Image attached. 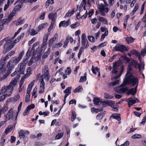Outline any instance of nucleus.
<instances>
[{"label": "nucleus", "mask_w": 146, "mask_h": 146, "mask_svg": "<svg viewBox=\"0 0 146 146\" xmlns=\"http://www.w3.org/2000/svg\"><path fill=\"white\" fill-rule=\"evenodd\" d=\"M19 78L18 76L13 78L9 85L5 86L2 87L1 91L3 92H8L10 94H11L12 92L17 86V82Z\"/></svg>", "instance_id": "f257e3e1"}, {"label": "nucleus", "mask_w": 146, "mask_h": 146, "mask_svg": "<svg viewBox=\"0 0 146 146\" xmlns=\"http://www.w3.org/2000/svg\"><path fill=\"white\" fill-rule=\"evenodd\" d=\"M123 81L125 84L130 85L131 86L133 87L136 84H138L139 80L138 78L131 74L125 76Z\"/></svg>", "instance_id": "f03ea898"}, {"label": "nucleus", "mask_w": 146, "mask_h": 146, "mask_svg": "<svg viewBox=\"0 0 146 146\" xmlns=\"http://www.w3.org/2000/svg\"><path fill=\"white\" fill-rule=\"evenodd\" d=\"M108 4L106 3L104 5L102 3L100 4L99 5V13L103 16L106 15L105 13H107L109 11V9L108 7L105 8V6H108Z\"/></svg>", "instance_id": "7ed1b4c3"}, {"label": "nucleus", "mask_w": 146, "mask_h": 146, "mask_svg": "<svg viewBox=\"0 0 146 146\" xmlns=\"http://www.w3.org/2000/svg\"><path fill=\"white\" fill-rule=\"evenodd\" d=\"M49 68L47 65L45 66L42 70V74L41 76L40 80H43L44 79L48 81L50 78V74L49 72Z\"/></svg>", "instance_id": "20e7f679"}, {"label": "nucleus", "mask_w": 146, "mask_h": 146, "mask_svg": "<svg viewBox=\"0 0 146 146\" xmlns=\"http://www.w3.org/2000/svg\"><path fill=\"white\" fill-rule=\"evenodd\" d=\"M15 114L13 109L12 108L9 110L5 115V120H6V121H9L11 119L13 120Z\"/></svg>", "instance_id": "39448f33"}, {"label": "nucleus", "mask_w": 146, "mask_h": 146, "mask_svg": "<svg viewBox=\"0 0 146 146\" xmlns=\"http://www.w3.org/2000/svg\"><path fill=\"white\" fill-rule=\"evenodd\" d=\"M114 48V50L119 51L122 52L127 51L129 49V48L125 46L119 44H117Z\"/></svg>", "instance_id": "423d86ee"}, {"label": "nucleus", "mask_w": 146, "mask_h": 146, "mask_svg": "<svg viewBox=\"0 0 146 146\" xmlns=\"http://www.w3.org/2000/svg\"><path fill=\"white\" fill-rule=\"evenodd\" d=\"M27 62V58L24 59L23 62L18 65V67L19 68L18 72H20L21 74H24L25 69V67Z\"/></svg>", "instance_id": "0eeeda50"}, {"label": "nucleus", "mask_w": 146, "mask_h": 146, "mask_svg": "<svg viewBox=\"0 0 146 146\" xmlns=\"http://www.w3.org/2000/svg\"><path fill=\"white\" fill-rule=\"evenodd\" d=\"M15 45L14 43H12L10 42H7L4 46L3 53H6L9 51Z\"/></svg>", "instance_id": "6e6552de"}, {"label": "nucleus", "mask_w": 146, "mask_h": 146, "mask_svg": "<svg viewBox=\"0 0 146 146\" xmlns=\"http://www.w3.org/2000/svg\"><path fill=\"white\" fill-rule=\"evenodd\" d=\"M125 84L123 82V83L120 86L114 88V90L118 93H121L122 92L125 93L128 90V88L127 87H123Z\"/></svg>", "instance_id": "1a4fd4ad"}, {"label": "nucleus", "mask_w": 146, "mask_h": 146, "mask_svg": "<svg viewBox=\"0 0 146 146\" xmlns=\"http://www.w3.org/2000/svg\"><path fill=\"white\" fill-rule=\"evenodd\" d=\"M17 116L15 119L13 120V125L8 126L6 129L5 131L3 133L4 134L5 133L6 135L8 133L10 132L13 129L15 128V126L17 123Z\"/></svg>", "instance_id": "9d476101"}, {"label": "nucleus", "mask_w": 146, "mask_h": 146, "mask_svg": "<svg viewBox=\"0 0 146 146\" xmlns=\"http://www.w3.org/2000/svg\"><path fill=\"white\" fill-rule=\"evenodd\" d=\"M127 102H128V105L129 107H130L131 106L135 104L136 102H139V100L137 98L133 99L132 98H129L127 99Z\"/></svg>", "instance_id": "9b49d317"}, {"label": "nucleus", "mask_w": 146, "mask_h": 146, "mask_svg": "<svg viewBox=\"0 0 146 146\" xmlns=\"http://www.w3.org/2000/svg\"><path fill=\"white\" fill-rule=\"evenodd\" d=\"M24 54V51H22L19 54L18 57H16L13 61V63L15 64H18L21 60Z\"/></svg>", "instance_id": "f8f14e48"}, {"label": "nucleus", "mask_w": 146, "mask_h": 146, "mask_svg": "<svg viewBox=\"0 0 146 146\" xmlns=\"http://www.w3.org/2000/svg\"><path fill=\"white\" fill-rule=\"evenodd\" d=\"M8 109V105L5 104L1 108H0V118L1 117V115L4 114Z\"/></svg>", "instance_id": "ddd939ff"}, {"label": "nucleus", "mask_w": 146, "mask_h": 146, "mask_svg": "<svg viewBox=\"0 0 146 146\" xmlns=\"http://www.w3.org/2000/svg\"><path fill=\"white\" fill-rule=\"evenodd\" d=\"M70 23V19H68L67 21H61L59 23V27H66L69 25Z\"/></svg>", "instance_id": "4468645a"}, {"label": "nucleus", "mask_w": 146, "mask_h": 146, "mask_svg": "<svg viewBox=\"0 0 146 146\" xmlns=\"http://www.w3.org/2000/svg\"><path fill=\"white\" fill-rule=\"evenodd\" d=\"M40 91L39 93L40 94L43 93L44 92L45 87V83L44 80H41L40 81Z\"/></svg>", "instance_id": "2eb2a0df"}, {"label": "nucleus", "mask_w": 146, "mask_h": 146, "mask_svg": "<svg viewBox=\"0 0 146 146\" xmlns=\"http://www.w3.org/2000/svg\"><path fill=\"white\" fill-rule=\"evenodd\" d=\"M25 21V18H23L22 17H20L15 23V25L16 26L22 24L24 23Z\"/></svg>", "instance_id": "dca6fc26"}, {"label": "nucleus", "mask_w": 146, "mask_h": 146, "mask_svg": "<svg viewBox=\"0 0 146 146\" xmlns=\"http://www.w3.org/2000/svg\"><path fill=\"white\" fill-rule=\"evenodd\" d=\"M88 41L86 39V36L85 34H82L81 36V44L82 46H84L86 43V41Z\"/></svg>", "instance_id": "f3484780"}, {"label": "nucleus", "mask_w": 146, "mask_h": 146, "mask_svg": "<svg viewBox=\"0 0 146 146\" xmlns=\"http://www.w3.org/2000/svg\"><path fill=\"white\" fill-rule=\"evenodd\" d=\"M3 93H5L4 94L1 95L0 97V102L3 101L7 96H10L11 94H10L9 93L7 92H3L1 91Z\"/></svg>", "instance_id": "a211bd4d"}, {"label": "nucleus", "mask_w": 146, "mask_h": 146, "mask_svg": "<svg viewBox=\"0 0 146 146\" xmlns=\"http://www.w3.org/2000/svg\"><path fill=\"white\" fill-rule=\"evenodd\" d=\"M138 64L137 63V61L134 60H132L129 62V65L130 66H132L134 67L135 68H137V66H138Z\"/></svg>", "instance_id": "6ab92c4d"}, {"label": "nucleus", "mask_w": 146, "mask_h": 146, "mask_svg": "<svg viewBox=\"0 0 146 146\" xmlns=\"http://www.w3.org/2000/svg\"><path fill=\"white\" fill-rule=\"evenodd\" d=\"M27 133L29 134V132L28 131H26L25 132L23 130H21L19 132V137L20 138H24L25 137V134Z\"/></svg>", "instance_id": "aec40b11"}, {"label": "nucleus", "mask_w": 146, "mask_h": 146, "mask_svg": "<svg viewBox=\"0 0 146 146\" xmlns=\"http://www.w3.org/2000/svg\"><path fill=\"white\" fill-rule=\"evenodd\" d=\"M56 15L57 13H51L49 14L48 17L49 19L51 20L55 19L56 17Z\"/></svg>", "instance_id": "412c9836"}, {"label": "nucleus", "mask_w": 146, "mask_h": 146, "mask_svg": "<svg viewBox=\"0 0 146 146\" xmlns=\"http://www.w3.org/2000/svg\"><path fill=\"white\" fill-rule=\"evenodd\" d=\"M113 117L114 119H115L119 121H120L121 119L119 114L117 113H114L110 117Z\"/></svg>", "instance_id": "4be33fe9"}, {"label": "nucleus", "mask_w": 146, "mask_h": 146, "mask_svg": "<svg viewBox=\"0 0 146 146\" xmlns=\"http://www.w3.org/2000/svg\"><path fill=\"white\" fill-rule=\"evenodd\" d=\"M72 87H67L64 91V93L65 94V96H68L71 93Z\"/></svg>", "instance_id": "5701e85b"}, {"label": "nucleus", "mask_w": 146, "mask_h": 146, "mask_svg": "<svg viewBox=\"0 0 146 146\" xmlns=\"http://www.w3.org/2000/svg\"><path fill=\"white\" fill-rule=\"evenodd\" d=\"M48 25L47 23H44L42 24L39 25L38 27V32L40 31L41 29H44L47 27Z\"/></svg>", "instance_id": "b1692460"}, {"label": "nucleus", "mask_w": 146, "mask_h": 146, "mask_svg": "<svg viewBox=\"0 0 146 146\" xmlns=\"http://www.w3.org/2000/svg\"><path fill=\"white\" fill-rule=\"evenodd\" d=\"M98 20L103 22L104 24L106 25H108V22L107 20L106 19L103 17H101L100 16H98L97 17Z\"/></svg>", "instance_id": "393cba45"}, {"label": "nucleus", "mask_w": 146, "mask_h": 146, "mask_svg": "<svg viewBox=\"0 0 146 146\" xmlns=\"http://www.w3.org/2000/svg\"><path fill=\"white\" fill-rule=\"evenodd\" d=\"M135 40V39L133 38L132 37H127L125 39L126 41L128 44L133 42Z\"/></svg>", "instance_id": "a878e982"}, {"label": "nucleus", "mask_w": 146, "mask_h": 146, "mask_svg": "<svg viewBox=\"0 0 146 146\" xmlns=\"http://www.w3.org/2000/svg\"><path fill=\"white\" fill-rule=\"evenodd\" d=\"M139 4L138 3H137L136 4L133 11L131 13V15H133L135 13L136 11L139 8Z\"/></svg>", "instance_id": "bb28decb"}, {"label": "nucleus", "mask_w": 146, "mask_h": 146, "mask_svg": "<svg viewBox=\"0 0 146 146\" xmlns=\"http://www.w3.org/2000/svg\"><path fill=\"white\" fill-rule=\"evenodd\" d=\"M79 5H77L76 6L77 8L76 11H78L76 14V17L77 19H79L80 17H79L80 15V13L82 11V9H80V10L79 9Z\"/></svg>", "instance_id": "cd10ccee"}, {"label": "nucleus", "mask_w": 146, "mask_h": 146, "mask_svg": "<svg viewBox=\"0 0 146 146\" xmlns=\"http://www.w3.org/2000/svg\"><path fill=\"white\" fill-rule=\"evenodd\" d=\"M144 66L145 64L143 62H141L140 64H138L139 70L141 72L144 69Z\"/></svg>", "instance_id": "c85d7f7f"}, {"label": "nucleus", "mask_w": 146, "mask_h": 146, "mask_svg": "<svg viewBox=\"0 0 146 146\" xmlns=\"http://www.w3.org/2000/svg\"><path fill=\"white\" fill-rule=\"evenodd\" d=\"M11 19L8 17L7 19L5 18L2 20L0 22L1 23H2V24H7L10 22L11 21Z\"/></svg>", "instance_id": "c756f323"}, {"label": "nucleus", "mask_w": 146, "mask_h": 146, "mask_svg": "<svg viewBox=\"0 0 146 146\" xmlns=\"http://www.w3.org/2000/svg\"><path fill=\"white\" fill-rule=\"evenodd\" d=\"M4 62L0 61V73L3 72L4 70Z\"/></svg>", "instance_id": "7c9ffc66"}, {"label": "nucleus", "mask_w": 146, "mask_h": 146, "mask_svg": "<svg viewBox=\"0 0 146 146\" xmlns=\"http://www.w3.org/2000/svg\"><path fill=\"white\" fill-rule=\"evenodd\" d=\"M136 93V90H134V88H132L128 91L127 92V95L131 94L132 95H134Z\"/></svg>", "instance_id": "2f4dec72"}, {"label": "nucleus", "mask_w": 146, "mask_h": 146, "mask_svg": "<svg viewBox=\"0 0 146 146\" xmlns=\"http://www.w3.org/2000/svg\"><path fill=\"white\" fill-rule=\"evenodd\" d=\"M16 12L14 10H13L10 14L9 15L8 17L11 20L14 16L15 15Z\"/></svg>", "instance_id": "473e14b6"}, {"label": "nucleus", "mask_w": 146, "mask_h": 146, "mask_svg": "<svg viewBox=\"0 0 146 146\" xmlns=\"http://www.w3.org/2000/svg\"><path fill=\"white\" fill-rule=\"evenodd\" d=\"M37 87H35L34 89L32 94L33 96H34V98H35L37 97L36 92L37 91Z\"/></svg>", "instance_id": "72a5a7b5"}, {"label": "nucleus", "mask_w": 146, "mask_h": 146, "mask_svg": "<svg viewBox=\"0 0 146 146\" xmlns=\"http://www.w3.org/2000/svg\"><path fill=\"white\" fill-rule=\"evenodd\" d=\"M83 90L82 86H79L75 88L74 91V92L76 93L81 92Z\"/></svg>", "instance_id": "f704fd0d"}, {"label": "nucleus", "mask_w": 146, "mask_h": 146, "mask_svg": "<svg viewBox=\"0 0 146 146\" xmlns=\"http://www.w3.org/2000/svg\"><path fill=\"white\" fill-rule=\"evenodd\" d=\"M103 110V108H101L100 109H96L94 108H91V111L92 113H94L95 112L96 113H97L98 111H101Z\"/></svg>", "instance_id": "c9c22d12"}, {"label": "nucleus", "mask_w": 146, "mask_h": 146, "mask_svg": "<svg viewBox=\"0 0 146 146\" xmlns=\"http://www.w3.org/2000/svg\"><path fill=\"white\" fill-rule=\"evenodd\" d=\"M27 74L25 75V77H26V78H27L30 75V74H31V68L30 67L28 68L27 70Z\"/></svg>", "instance_id": "e433bc0d"}, {"label": "nucleus", "mask_w": 146, "mask_h": 146, "mask_svg": "<svg viewBox=\"0 0 146 146\" xmlns=\"http://www.w3.org/2000/svg\"><path fill=\"white\" fill-rule=\"evenodd\" d=\"M64 133L63 132L58 133L56 136L55 139H61Z\"/></svg>", "instance_id": "4c0bfd02"}, {"label": "nucleus", "mask_w": 146, "mask_h": 146, "mask_svg": "<svg viewBox=\"0 0 146 146\" xmlns=\"http://www.w3.org/2000/svg\"><path fill=\"white\" fill-rule=\"evenodd\" d=\"M21 4L22 3H21V4L17 5L13 9V10L15 11L16 12L17 11H18L22 7Z\"/></svg>", "instance_id": "58836bf2"}, {"label": "nucleus", "mask_w": 146, "mask_h": 146, "mask_svg": "<svg viewBox=\"0 0 146 146\" xmlns=\"http://www.w3.org/2000/svg\"><path fill=\"white\" fill-rule=\"evenodd\" d=\"M11 62H12V61L11 60H10L7 62V67L8 68V70H11L14 68L13 65H11Z\"/></svg>", "instance_id": "ea45409f"}, {"label": "nucleus", "mask_w": 146, "mask_h": 146, "mask_svg": "<svg viewBox=\"0 0 146 146\" xmlns=\"http://www.w3.org/2000/svg\"><path fill=\"white\" fill-rule=\"evenodd\" d=\"M86 0H82V1L80 5L79 6V9H80H80H82L83 7L86 6Z\"/></svg>", "instance_id": "a19ab883"}, {"label": "nucleus", "mask_w": 146, "mask_h": 146, "mask_svg": "<svg viewBox=\"0 0 146 146\" xmlns=\"http://www.w3.org/2000/svg\"><path fill=\"white\" fill-rule=\"evenodd\" d=\"M104 115V113H102V112H101L97 115L96 118L97 119L101 120L102 118Z\"/></svg>", "instance_id": "79ce46f5"}, {"label": "nucleus", "mask_w": 146, "mask_h": 146, "mask_svg": "<svg viewBox=\"0 0 146 146\" xmlns=\"http://www.w3.org/2000/svg\"><path fill=\"white\" fill-rule=\"evenodd\" d=\"M107 106H109L111 107L114 106V102H112L110 100L109 101H107Z\"/></svg>", "instance_id": "37998d69"}, {"label": "nucleus", "mask_w": 146, "mask_h": 146, "mask_svg": "<svg viewBox=\"0 0 146 146\" xmlns=\"http://www.w3.org/2000/svg\"><path fill=\"white\" fill-rule=\"evenodd\" d=\"M132 68L130 65H129L127 70V73L125 75V76L129 75V74H131L130 73V71L132 70Z\"/></svg>", "instance_id": "c03bdc74"}, {"label": "nucleus", "mask_w": 146, "mask_h": 146, "mask_svg": "<svg viewBox=\"0 0 146 146\" xmlns=\"http://www.w3.org/2000/svg\"><path fill=\"white\" fill-rule=\"evenodd\" d=\"M50 52V51L49 49L47 51L45 52L44 54L42 56V58L43 59H45L48 56V55L49 54Z\"/></svg>", "instance_id": "a18cd8bd"}, {"label": "nucleus", "mask_w": 146, "mask_h": 146, "mask_svg": "<svg viewBox=\"0 0 146 146\" xmlns=\"http://www.w3.org/2000/svg\"><path fill=\"white\" fill-rule=\"evenodd\" d=\"M50 32H48L46 33L44 36L43 40H45L47 41L48 39V37L50 35Z\"/></svg>", "instance_id": "49530a36"}, {"label": "nucleus", "mask_w": 146, "mask_h": 146, "mask_svg": "<svg viewBox=\"0 0 146 146\" xmlns=\"http://www.w3.org/2000/svg\"><path fill=\"white\" fill-rule=\"evenodd\" d=\"M88 38L89 40L92 42H93L95 41V38L94 37L92 36H88Z\"/></svg>", "instance_id": "de8ad7c7"}, {"label": "nucleus", "mask_w": 146, "mask_h": 146, "mask_svg": "<svg viewBox=\"0 0 146 146\" xmlns=\"http://www.w3.org/2000/svg\"><path fill=\"white\" fill-rule=\"evenodd\" d=\"M38 33V32L37 31L34 29H32L31 30V35L32 36H34L36 35Z\"/></svg>", "instance_id": "09e8293b"}, {"label": "nucleus", "mask_w": 146, "mask_h": 146, "mask_svg": "<svg viewBox=\"0 0 146 146\" xmlns=\"http://www.w3.org/2000/svg\"><path fill=\"white\" fill-rule=\"evenodd\" d=\"M100 101L98 98H95L94 100V104L96 105H98Z\"/></svg>", "instance_id": "8fccbe9b"}, {"label": "nucleus", "mask_w": 146, "mask_h": 146, "mask_svg": "<svg viewBox=\"0 0 146 146\" xmlns=\"http://www.w3.org/2000/svg\"><path fill=\"white\" fill-rule=\"evenodd\" d=\"M104 96L105 98L106 99H111L112 96L106 93L104 95Z\"/></svg>", "instance_id": "3c124183"}, {"label": "nucleus", "mask_w": 146, "mask_h": 146, "mask_svg": "<svg viewBox=\"0 0 146 146\" xmlns=\"http://www.w3.org/2000/svg\"><path fill=\"white\" fill-rule=\"evenodd\" d=\"M86 80V76H82L81 77L79 82H82L85 81Z\"/></svg>", "instance_id": "603ef678"}, {"label": "nucleus", "mask_w": 146, "mask_h": 146, "mask_svg": "<svg viewBox=\"0 0 146 146\" xmlns=\"http://www.w3.org/2000/svg\"><path fill=\"white\" fill-rule=\"evenodd\" d=\"M119 82V80H115L114 82H111L110 83V85L112 86H114L118 84Z\"/></svg>", "instance_id": "864d4df0"}, {"label": "nucleus", "mask_w": 146, "mask_h": 146, "mask_svg": "<svg viewBox=\"0 0 146 146\" xmlns=\"http://www.w3.org/2000/svg\"><path fill=\"white\" fill-rule=\"evenodd\" d=\"M33 57L34 62H35L36 61H38L40 59L41 57V56L39 55L38 56H37L36 57Z\"/></svg>", "instance_id": "5fc2aeb1"}, {"label": "nucleus", "mask_w": 146, "mask_h": 146, "mask_svg": "<svg viewBox=\"0 0 146 146\" xmlns=\"http://www.w3.org/2000/svg\"><path fill=\"white\" fill-rule=\"evenodd\" d=\"M13 39V38H11L10 36H8L3 39V40L4 41H5L7 42H11V41Z\"/></svg>", "instance_id": "6e6d98bb"}, {"label": "nucleus", "mask_w": 146, "mask_h": 146, "mask_svg": "<svg viewBox=\"0 0 146 146\" xmlns=\"http://www.w3.org/2000/svg\"><path fill=\"white\" fill-rule=\"evenodd\" d=\"M71 72V70L70 69V67H68L66 69L65 71V72L66 74L67 75L70 74Z\"/></svg>", "instance_id": "4d7b16f0"}, {"label": "nucleus", "mask_w": 146, "mask_h": 146, "mask_svg": "<svg viewBox=\"0 0 146 146\" xmlns=\"http://www.w3.org/2000/svg\"><path fill=\"white\" fill-rule=\"evenodd\" d=\"M79 25V23L78 22H76L71 25V27L72 29H74L77 27Z\"/></svg>", "instance_id": "13d9d810"}, {"label": "nucleus", "mask_w": 146, "mask_h": 146, "mask_svg": "<svg viewBox=\"0 0 146 146\" xmlns=\"http://www.w3.org/2000/svg\"><path fill=\"white\" fill-rule=\"evenodd\" d=\"M107 42H104V43H101L98 46V48H100L101 47H104L107 45Z\"/></svg>", "instance_id": "bf43d9fd"}, {"label": "nucleus", "mask_w": 146, "mask_h": 146, "mask_svg": "<svg viewBox=\"0 0 146 146\" xmlns=\"http://www.w3.org/2000/svg\"><path fill=\"white\" fill-rule=\"evenodd\" d=\"M83 49V48L82 47H81L79 49V51L78 54V58L79 59L80 58V56L82 53Z\"/></svg>", "instance_id": "052dcab7"}, {"label": "nucleus", "mask_w": 146, "mask_h": 146, "mask_svg": "<svg viewBox=\"0 0 146 146\" xmlns=\"http://www.w3.org/2000/svg\"><path fill=\"white\" fill-rule=\"evenodd\" d=\"M141 135L139 134H134L132 136L131 138L133 139L140 138L141 137Z\"/></svg>", "instance_id": "680f3d73"}, {"label": "nucleus", "mask_w": 146, "mask_h": 146, "mask_svg": "<svg viewBox=\"0 0 146 146\" xmlns=\"http://www.w3.org/2000/svg\"><path fill=\"white\" fill-rule=\"evenodd\" d=\"M66 38L68 41L69 40H70L71 43H72L73 41V39L72 37L70 36V35H68L67 36Z\"/></svg>", "instance_id": "e2e57ef3"}, {"label": "nucleus", "mask_w": 146, "mask_h": 146, "mask_svg": "<svg viewBox=\"0 0 146 146\" xmlns=\"http://www.w3.org/2000/svg\"><path fill=\"white\" fill-rule=\"evenodd\" d=\"M10 5H10V4L9 3V2H7L6 4H5L4 8V11H6L7 9L9 8V6Z\"/></svg>", "instance_id": "0e129e2a"}, {"label": "nucleus", "mask_w": 146, "mask_h": 146, "mask_svg": "<svg viewBox=\"0 0 146 146\" xmlns=\"http://www.w3.org/2000/svg\"><path fill=\"white\" fill-rule=\"evenodd\" d=\"M76 118V114L74 112H72L71 117V120L73 121Z\"/></svg>", "instance_id": "69168bd1"}, {"label": "nucleus", "mask_w": 146, "mask_h": 146, "mask_svg": "<svg viewBox=\"0 0 146 146\" xmlns=\"http://www.w3.org/2000/svg\"><path fill=\"white\" fill-rule=\"evenodd\" d=\"M119 66V64L117 63H115L113 64V66L112 69L117 70V68Z\"/></svg>", "instance_id": "338daca9"}, {"label": "nucleus", "mask_w": 146, "mask_h": 146, "mask_svg": "<svg viewBox=\"0 0 146 146\" xmlns=\"http://www.w3.org/2000/svg\"><path fill=\"white\" fill-rule=\"evenodd\" d=\"M141 53L142 54L143 56H145L146 54V48H144L141 50Z\"/></svg>", "instance_id": "774afa93"}]
</instances>
